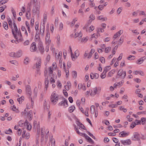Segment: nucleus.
<instances>
[{"label":"nucleus","mask_w":146,"mask_h":146,"mask_svg":"<svg viewBox=\"0 0 146 146\" xmlns=\"http://www.w3.org/2000/svg\"><path fill=\"white\" fill-rule=\"evenodd\" d=\"M49 83V81L48 78H46L45 79V88H46V90H47V88L48 87V84Z\"/></svg>","instance_id":"nucleus-46"},{"label":"nucleus","mask_w":146,"mask_h":146,"mask_svg":"<svg viewBox=\"0 0 146 146\" xmlns=\"http://www.w3.org/2000/svg\"><path fill=\"white\" fill-rule=\"evenodd\" d=\"M98 37V35L95 33L91 35V38L92 39L93 38H97Z\"/></svg>","instance_id":"nucleus-59"},{"label":"nucleus","mask_w":146,"mask_h":146,"mask_svg":"<svg viewBox=\"0 0 146 146\" xmlns=\"http://www.w3.org/2000/svg\"><path fill=\"white\" fill-rule=\"evenodd\" d=\"M95 50L92 49L90 51L88 50H86L84 54V56L85 58H90L92 56L93 54L95 52Z\"/></svg>","instance_id":"nucleus-7"},{"label":"nucleus","mask_w":146,"mask_h":146,"mask_svg":"<svg viewBox=\"0 0 146 146\" xmlns=\"http://www.w3.org/2000/svg\"><path fill=\"white\" fill-rule=\"evenodd\" d=\"M135 58V57L134 56L130 55L127 57V59L130 60H134Z\"/></svg>","instance_id":"nucleus-47"},{"label":"nucleus","mask_w":146,"mask_h":146,"mask_svg":"<svg viewBox=\"0 0 146 146\" xmlns=\"http://www.w3.org/2000/svg\"><path fill=\"white\" fill-rule=\"evenodd\" d=\"M121 143L124 145H129L131 144V141L130 139L122 140L121 141Z\"/></svg>","instance_id":"nucleus-17"},{"label":"nucleus","mask_w":146,"mask_h":146,"mask_svg":"<svg viewBox=\"0 0 146 146\" xmlns=\"http://www.w3.org/2000/svg\"><path fill=\"white\" fill-rule=\"evenodd\" d=\"M34 105V101L31 99L30 101L28 102L26 108L27 109H30L32 108Z\"/></svg>","instance_id":"nucleus-19"},{"label":"nucleus","mask_w":146,"mask_h":146,"mask_svg":"<svg viewBox=\"0 0 146 146\" xmlns=\"http://www.w3.org/2000/svg\"><path fill=\"white\" fill-rule=\"evenodd\" d=\"M88 39V37L87 36L86 37H83L81 40L80 42L81 43H84L86 42Z\"/></svg>","instance_id":"nucleus-48"},{"label":"nucleus","mask_w":146,"mask_h":146,"mask_svg":"<svg viewBox=\"0 0 146 146\" xmlns=\"http://www.w3.org/2000/svg\"><path fill=\"white\" fill-rule=\"evenodd\" d=\"M95 16L94 14H91L89 17V23H91L93 21L95 20Z\"/></svg>","instance_id":"nucleus-35"},{"label":"nucleus","mask_w":146,"mask_h":146,"mask_svg":"<svg viewBox=\"0 0 146 146\" xmlns=\"http://www.w3.org/2000/svg\"><path fill=\"white\" fill-rule=\"evenodd\" d=\"M104 47H105V44H102L101 46V47L102 48H98L97 49V51L98 53H102L103 52V49H104Z\"/></svg>","instance_id":"nucleus-36"},{"label":"nucleus","mask_w":146,"mask_h":146,"mask_svg":"<svg viewBox=\"0 0 146 146\" xmlns=\"http://www.w3.org/2000/svg\"><path fill=\"white\" fill-rule=\"evenodd\" d=\"M119 109L120 111H123L124 112H126L127 111V109L125 108L123 106H119Z\"/></svg>","instance_id":"nucleus-39"},{"label":"nucleus","mask_w":146,"mask_h":146,"mask_svg":"<svg viewBox=\"0 0 146 146\" xmlns=\"http://www.w3.org/2000/svg\"><path fill=\"white\" fill-rule=\"evenodd\" d=\"M106 73L105 72L103 71L100 75V77L102 79L104 78L106 76Z\"/></svg>","instance_id":"nucleus-60"},{"label":"nucleus","mask_w":146,"mask_h":146,"mask_svg":"<svg viewBox=\"0 0 146 146\" xmlns=\"http://www.w3.org/2000/svg\"><path fill=\"white\" fill-rule=\"evenodd\" d=\"M80 54L79 50L78 49L76 50L74 52H73L71 54L72 60L73 61H75L79 56Z\"/></svg>","instance_id":"nucleus-6"},{"label":"nucleus","mask_w":146,"mask_h":146,"mask_svg":"<svg viewBox=\"0 0 146 146\" xmlns=\"http://www.w3.org/2000/svg\"><path fill=\"white\" fill-rule=\"evenodd\" d=\"M128 96L127 95V94H125L122 97L121 99L122 100H125V102H128Z\"/></svg>","instance_id":"nucleus-51"},{"label":"nucleus","mask_w":146,"mask_h":146,"mask_svg":"<svg viewBox=\"0 0 146 146\" xmlns=\"http://www.w3.org/2000/svg\"><path fill=\"white\" fill-rule=\"evenodd\" d=\"M104 51L105 53H109L110 52L111 50V47H105L104 48Z\"/></svg>","instance_id":"nucleus-37"},{"label":"nucleus","mask_w":146,"mask_h":146,"mask_svg":"<svg viewBox=\"0 0 146 146\" xmlns=\"http://www.w3.org/2000/svg\"><path fill=\"white\" fill-rule=\"evenodd\" d=\"M138 12H139V15H144L146 17V15L145 14V11L138 10Z\"/></svg>","instance_id":"nucleus-58"},{"label":"nucleus","mask_w":146,"mask_h":146,"mask_svg":"<svg viewBox=\"0 0 146 146\" xmlns=\"http://www.w3.org/2000/svg\"><path fill=\"white\" fill-rule=\"evenodd\" d=\"M141 137L139 133L135 132L133 134L131 138L133 140H138Z\"/></svg>","instance_id":"nucleus-15"},{"label":"nucleus","mask_w":146,"mask_h":146,"mask_svg":"<svg viewBox=\"0 0 146 146\" xmlns=\"http://www.w3.org/2000/svg\"><path fill=\"white\" fill-rule=\"evenodd\" d=\"M77 20V18L74 19L71 22H68V24L70 26H72L74 25L75 22Z\"/></svg>","instance_id":"nucleus-38"},{"label":"nucleus","mask_w":146,"mask_h":146,"mask_svg":"<svg viewBox=\"0 0 146 146\" xmlns=\"http://www.w3.org/2000/svg\"><path fill=\"white\" fill-rule=\"evenodd\" d=\"M10 109L16 113H18L19 112L18 109L14 105L11 106L10 107Z\"/></svg>","instance_id":"nucleus-30"},{"label":"nucleus","mask_w":146,"mask_h":146,"mask_svg":"<svg viewBox=\"0 0 146 146\" xmlns=\"http://www.w3.org/2000/svg\"><path fill=\"white\" fill-rule=\"evenodd\" d=\"M117 74L121 78H124L126 75V72L123 71L122 69H121L118 71Z\"/></svg>","instance_id":"nucleus-14"},{"label":"nucleus","mask_w":146,"mask_h":146,"mask_svg":"<svg viewBox=\"0 0 146 146\" xmlns=\"http://www.w3.org/2000/svg\"><path fill=\"white\" fill-rule=\"evenodd\" d=\"M108 106L109 107L111 108H115L117 107L115 103V104H110Z\"/></svg>","instance_id":"nucleus-63"},{"label":"nucleus","mask_w":146,"mask_h":146,"mask_svg":"<svg viewBox=\"0 0 146 146\" xmlns=\"http://www.w3.org/2000/svg\"><path fill=\"white\" fill-rule=\"evenodd\" d=\"M95 28V26L92 25L88 27V25L86 24L83 27V29L86 30L87 32L91 33L94 30Z\"/></svg>","instance_id":"nucleus-9"},{"label":"nucleus","mask_w":146,"mask_h":146,"mask_svg":"<svg viewBox=\"0 0 146 146\" xmlns=\"http://www.w3.org/2000/svg\"><path fill=\"white\" fill-rule=\"evenodd\" d=\"M47 17V13L46 12H45L44 14L43 18L42 21L43 26H44L45 24L46 21Z\"/></svg>","instance_id":"nucleus-31"},{"label":"nucleus","mask_w":146,"mask_h":146,"mask_svg":"<svg viewBox=\"0 0 146 146\" xmlns=\"http://www.w3.org/2000/svg\"><path fill=\"white\" fill-rule=\"evenodd\" d=\"M24 97L23 96H22L21 97L17 98V100L19 102V104H21V102L24 100Z\"/></svg>","instance_id":"nucleus-49"},{"label":"nucleus","mask_w":146,"mask_h":146,"mask_svg":"<svg viewBox=\"0 0 146 146\" xmlns=\"http://www.w3.org/2000/svg\"><path fill=\"white\" fill-rule=\"evenodd\" d=\"M9 62L16 66H17L19 64L18 62L16 60H12L9 61Z\"/></svg>","instance_id":"nucleus-43"},{"label":"nucleus","mask_w":146,"mask_h":146,"mask_svg":"<svg viewBox=\"0 0 146 146\" xmlns=\"http://www.w3.org/2000/svg\"><path fill=\"white\" fill-rule=\"evenodd\" d=\"M62 55V52H58V54L57 53H56L55 57L56 58L59 59L61 58Z\"/></svg>","instance_id":"nucleus-45"},{"label":"nucleus","mask_w":146,"mask_h":146,"mask_svg":"<svg viewBox=\"0 0 146 146\" xmlns=\"http://www.w3.org/2000/svg\"><path fill=\"white\" fill-rule=\"evenodd\" d=\"M50 141L51 143V146H54L55 144V140L54 139H50Z\"/></svg>","instance_id":"nucleus-56"},{"label":"nucleus","mask_w":146,"mask_h":146,"mask_svg":"<svg viewBox=\"0 0 146 146\" xmlns=\"http://www.w3.org/2000/svg\"><path fill=\"white\" fill-rule=\"evenodd\" d=\"M40 5L34 6L32 10V14L33 15L39 16L40 13Z\"/></svg>","instance_id":"nucleus-5"},{"label":"nucleus","mask_w":146,"mask_h":146,"mask_svg":"<svg viewBox=\"0 0 146 146\" xmlns=\"http://www.w3.org/2000/svg\"><path fill=\"white\" fill-rule=\"evenodd\" d=\"M43 106L45 109H48L49 108V106L48 105H47V103L46 101H45L44 102Z\"/></svg>","instance_id":"nucleus-53"},{"label":"nucleus","mask_w":146,"mask_h":146,"mask_svg":"<svg viewBox=\"0 0 146 146\" xmlns=\"http://www.w3.org/2000/svg\"><path fill=\"white\" fill-rule=\"evenodd\" d=\"M3 26L5 30H7L8 29V27L7 22H4L3 23Z\"/></svg>","instance_id":"nucleus-41"},{"label":"nucleus","mask_w":146,"mask_h":146,"mask_svg":"<svg viewBox=\"0 0 146 146\" xmlns=\"http://www.w3.org/2000/svg\"><path fill=\"white\" fill-rule=\"evenodd\" d=\"M129 133L128 132L123 131L120 133L119 134V137H124L128 135Z\"/></svg>","instance_id":"nucleus-23"},{"label":"nucleus","mask_w":146,"mask_h":146,"mask_svg":"<svg viewBox=\"0 0 146 146\" xmlns=\"http://www.w3.org/2000/svg\"><path fill=\"white\" fill-rule=\"evenodd\" d=\"M146 59V57L143 56L138 59L136 62V63L138 64H142Z\"/></svg>","instance_id":"nucleus-24"},{"label":"nucleus","mask_w":146,"mask_h":146,"mask_svg":"<svg viewBox=\"0 0 146 146\" xmlns=\"http://www.w3.org/2000/svg\"><path fill=\"white\" fill-rule=\"evenodd\" d=\"M57 68V65L55 62H54L51 66H50L48 68V73L50 77L49 78V82L51 84L54 83L56 79V76L53 74V71L55 70Z\"/></svg>","instance_id":"nucleus-2"},{"label":"nucleus","mask_w":146,"mask_h":146,"mask_svg":"<svg viewBox=\"0 0 146 146\" xmlns=\"http://www.w3.org/2000/svg\"><path fill=\"white\" fill-rule=\"evenodd\" d=\"M25 126H26V128L27 130L30 131L32 128V126L27 121V120L25 121Z\"/></svg>","instance_id":"nucleus-29"},{"label":"nucleus","mask_w":146,"mask_h":146,"mask_svg":"<svg viewBox=\"0 0 146 146\" xmlns=\"http://www.w3.org/2000/svg\"><path fill=\"white\" fill-rule=\"evenodd\" d=\"M35 60L36 61V67L37 68H40L41 64V60L40 57H36L35 58Z\"/></svg>","instance_id":"nucleus-12"},{"label":"nucleus","mask_w":146,"mask_h":146,"mask_svg":"<svg viewBox=\"0 0 146 146\" xmlns=\"http://www.w3.org/2000/svg\"><path fill=\"white\" fill-rule=\"evenodd\" d=\"M8 0H2L0 1V6L8 2Z\"/></svg>","instance_id":"nucleus-61"},{"label":"nucleus","mask_w":146,"mask_h":146,"mask_svg":"<svg viewBox=\"0 0 146 146\" xmlns=\"http://www.w3.org/2000/svg\"><path fill=\"white\" fill-rule=\"evenodd\" d=\"M57 86L58 88H61L62 86L61 83L60 81L58 80L57 82Z\"/></svg>","instance_id":"nucleus-54"},{"label":"nucleus","mask_w":146,"mask_h":146,"mask_svg":"<svg viewBox=\"0 0 146 146\" xmlns=\"http://www.w3.org/2000/svg\"><path fill=\"white\" fill-rule=\"evenodd\" d=\"M71 87V84L69 81H68L66 84L64 86L66 90H68Z\"/></svg>","instance_id":"nucleus-33"},{"label":"nucleus","mask_w":146,"mask_h":146,"mask_svg":"<svg viewBox=\"0 0 146 146\" xmlns=\"http://www.w3.org/2000/svg\"><path fill=\"white\" fill-rule=\"evenodd\" d=\"M29 61V58L28 57H26L24 60V63L26 64H27Z\"/></svg>","instance_id":"nucleus-64"},{"label":"nucleus","mask_w":146,"mask_h":146,"mask_svg":"<svg viewBox=\"0 0 146 146\" xmlns=\"http://www.w3.org/2000/svg\"><path fill=\"white\" fill-rule=\"evenodd\" d=\"M72 74L73 77L74 78H76L77 76V72L74 70L72 72Z\"/></svg>","instance_id":"nucleus-57"},{"label":"nucleus","mask_w":146,"mask_h":146,"mask_svg":"<svg viewBox=\"0 0 146 146\" xmlns=\"http://www.w3.org/2000/svg\"><path fill=\"white\" fill-rule=\"evenodd\" d=\"M123 30L122 29L120 30L117 32L113 35V39H117V38L120 37V35L123 33Z\"/></svg>","instance_id":"nucleus-13"},{"label":"nucleus","mask_w":146,"mask_h":146,"mask_svg":"<svg viewBox=\"0 0 146 146\" xmlns=\"http://www.w3.org/2000/svg\"><path fill=\"white\" fill-rule=\"evenodd\" d=\"M111 66H106L104 68V71L106 73L108 71L111 69Z\"/></svg>","instance_id":"nucleus-55"},{"label":"nucleus","mask_w":146,"mask_h":146,"mask_svg":"<svg viewBox=\"0 0 146 146\" xmlns=\"http://www.w3.org/2000/svg\"><path fill=\"white\" fill-rule=\"evenodd\" d=\"M95 110V106L94 105H92L90 107V112L92 114L94 113Z\"/></svg>","instance_id":"nucleus-50"},{"label":"nucleus","mask_w":146,"mask_h":146,"mask_svg":"<svg viewBox=\"0 0 146 146\" xmlns=\"http://www.w3.org/2000/svg\"><path fill=\"white\" fill-rule=\"evenodd\" d=\"M25 125V121L21 120L19 122V126L23 127Z\"/></svg>","instance_id":"nucleus-52"},{"label":"nucleus","mask_w":146,"mask_h":146,"mask_svg":"<svg viewBox=\"0 0 146 146\" xmlns=\"http://www.w3.org/2000/svg\"><path fill=\"white\" fill-rule=\"evenodd\" d=\"M76 124L79 127V129H85V127L79 121H76Z\"/></svg>","instance_id":"nucleus-32"},{"label":"nucleus","mask_w":146,"mask_h":146,"mask_svg":"<svg viewBox=\"0 0 146 146\" xmlns=\"http://www.w3.org/2000/svg\"><path fill=\"white\" fill-rule=\"evenodd\" d=\"M96 31L98 33H104V30L101 27H98L97 28Z\"/></svg>","instance_id":"nucleus-44"},{"label":"nucleus","mask_w":146,"mask_h":146,"mask_svg":"<svg viewBox=\"0 0 146 146\" xmlns=\"http://www.w3.org/2000/svg\"><path fill=\"white\" fill-rule=\"evenodd\" d=\"M30 135L29 133H26V131H23L22 134V137H23L25 138L26 139H28L30 137Z\"/></svg>","instance_id":"nucleus-27"},{"label":"nucleus","mask_w":146,"mask_h":146,"mask_svg":"<svg viewBox=\"0 0 146 146\" xmlns=\"http://www.w3.org/2000/svg\"><path fill=\"white\" fill-rule=\"evenodd\" d=\"M13 35L14 38L17 40L19 42L23 41V38L20 32L16 34L13 33Z\"/></svg>","instance_id":"nucleus-8"},{"label":"nucleus","mask_w":146,"mask_h":146,"mask_svg":"<svg viewBox=\"0 0 146 146\" xmlns=\"http://www.w3.org/2000/svg\"><path fill=\"white\" fill-rule=\"evenodd\" d=\"M50 34L48 31L46 32V36L45 37V42L46 44H49L51 42V40L50 39Z\"/></svg>","instance_id":"nucleus-16"},{"label":"nucleus","mask_w":146,"mask_h":146,"mask_svg":"<svg viewBox=\"0 0 146 146\" xmlns=\"http://www.w3.org/2000/svg\"><path fill=\"white\" fill-rule=\"evenodd\" d=\"M13 28L12 29V32L13 34V33L16 34L20 32L18 30L17 25L15 23H13Z\"/></svg>","instance_id":"nucleus-21"},{"label":"nucleus","mask_w":146,"mask_h":146,"mask_svg":"<svg viewBox=\"0 0 146 146\" xmlns=\"http://www.w3.org/2000/svg\"><path fill=\"white\" fill-rule=\"evenodd\" d=\"M59 99V95L55 91H54L52 93L50 97V100L52 104L55 105L57 103Z\"/></svg>","instance_id":"nucleus-3"},{"label":"nucleus","mask_w":146,"mask_h":146,"mask_svg":"<svg viewBox=\"0 0 146 146\" xmlns=\"http://www.w3.org/2000/svg\"><path fill=\"white\" fill-rule=\"evenodd\" d=\"M36 50V44L35 42H33L31 44L30 48V50L32 52L35 51Z\"/></svg>","instance_id":"nucleus-22"},{"label":"nucleus","mask_w":146,"mask_h":146,"mask_svg":"<svg viewBox=\"0 0 146 146\" xmlns=\"http://www.w3.org/2000/svg\"><path fill=\"white\" fill-rule=\"evenodd\" d=\"M23 54V52L21 50H19L15 52V58H18L21 57Z\"/></svg>","instance_id":"nucleus-28"},{"label":"nucleus","mask_w":146,"mask_h":146,"mask_svg":"<svg viewBox=\"0 0 146 146\" xmlns=\"http://www.w3.org/2000/svg\"><path fill=\"white\" fill-rule=\"evenodd\" d=\"M7 21L9 26L12 27V22L11 19L10 18H9L8 19Z\"/></svg>","instance_id":"nucleus-62"},{"label":"nucleus","mask_w":146,"mask_h":146,"mask_svg":"<svg viewBox=\"0 0 146 146\" xmlns=\"http://www.w3.org/2000/svg\"><path fill=\"white\" fill-rule=\"evenodd\" d=\"M75 109V107L74 106H72L68 108V111L70 113L72 112Z\"/></svg>","instance_id":"nucleus-40"},{"label":"nucleus","mask_w":146,"mask_h":146,"mask_svg":"<svg viewBox=\"0 0 146 146\" xmlns=\"http://www.w3.org/2000/svg\"><path fill=\"white\" fill-rule=\"evenodd\" d=\"M90 96L94 97L96 95H99L101 91V88L99 87H95L90 90Z\"/></svg>","instance_id":"nucleus-4"},{"label":"nucleus","mask_w":146,"mask_h":146,"mask_svg":"<svg viewBox=\"0 0 146 146\" xmlns=\"http://www.w3.org/2000/svg\"><path fill=\"white\" fill-rule=\"evenodd\" d=\"M26 90L27 93L29 95H31V90L30 86L29 85H27L26 86Z\"/></svg>","instance_id":"nucleus-25"},{"label":"nucleus","mask_w":146,"mask_h":146,"mask_svg":"<svg viewBox=\"0 0 146 146\" xmlns=\"http://www.w3.org/2000/svg\"><path fill=\"white\" fill-rule=\"evenodd\" d=\"M98 20H100L102 21H106L108 20L106 17H104L103 15H100L98 16L96 18Z\"/></svg>","instance_id":"nucleus-20"},{"label":"nucleus","mask_w":146,"mask_h":146,"mask_svg":"<svg viewBox=\"0 0 146 146\" xmlns=\"http://www.w3.org/2000/svg\"><path fill=\"white\" fill-rule=\"evenodd\" d=\"M74 128L75 131L78 134L81 136L84 137L87 140L89 139L90 138L86 134L80 133L79 132L78 129L77 127L76 126H75Z\"/></svg>","instance_id":"nucleus-11"},{"label":"nucleus","mask_w":146,"mask_h":146,"mask_svg":"<svg viewBox=\"0 0 146 146\" xmlns=\"http://www.w3.org/2000/svg\"><path fill=\"white\" fill-rule=\"evenodd\" d=\"M58 105L59 106H62L64 108H66L68 106L67 100L64 98H63L62 100L58 103Z\"/></svg>","instance_id":"nucleus-10"},{"label":"nucleus","mask_w":146,"mask_h":146,"mask_svg":"<svg viewBox=\"0 0 146 146\" xmlns=\"http://www.w3.org/2000/svg\"><path fill=\"white\" fill-rule=\"evenodd\" d=\"M38 48L40 52L42 54L44 51V49L43 46L42 42H39L38 44Z\"/></svg>","instance_id":"nucleus-18"},{"label":"nucleus","mask_w":146,"mask_h":146,"mask_svg":"<svg viewBox=\"0 0 146 146\" xmlns=\"http://www.w3.org/2000/svg\"><path fill=\"white\" fill-rule=\"evenodd\" d=\"M78 89H81L84 91H85L86 90V88L85 85L81 83L79 84L78 85Z\"/></svg>","instance_id":"nucleus-26"},{"label":"nucleus","mask_w":146,"mask_h":146,"mask_svg":"<svg viewBox=\"0 0 146 146\" xmlns=\"http://www.w3.org/2000/svg\"><path fill=\"white\" fill-rule=\"evenodd\" d=\"M133 73L135 75H137L138 74H139L141 76H143L144 75V72L141 70L140 71H138L136 70L134 71L133 72Z\"/></svg>","instance_id":"nucleus-34"},{"label":"nucleus","mask_w":146,"mask_h":146,"mask_svg":"<svg viewBox=\"0 0 146 146\" xmlns=\"http://www.w3.org/2000/svg\"><path fill=\"white\" fill-rule=\"evenodd\" d=\"M34 126L37 128L36 134V143L38 144L39 140V136L40 135L42 137H43L44 134L47 135L49 132V130L48 128H46L43 126L40 128V125L39 123H37L36 121L34 122Z\"/></svg>","instance_id":"nucleus-1"},{"label":"nucleus","mask_w":146,"mask_h":146,"mask_svg":"<svg viewBox=\"0 0 146 146\" xmlns=\"http://www.w3.org/2000/svg\"><path fill=\"white\" fill-rule=\"evenodd\" d=\"M82 33L81 31L79 32H77L75 34V36L76 37H79L81 38L82 36Z\"/></svg>","instance_id":"nucleus-42"}]
</instances>
